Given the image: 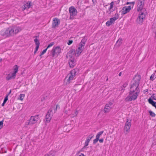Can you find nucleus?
Here are the masks:
<instances>
[{
	"label": "nucleus",
	"instance_id": "obj_1",
	"mask_svg": "<svg viewBox=\"0 0 156 156\" xmlns=\"http://www.w3.org/2000/svg\"><path fill=\"white\" fill-rule=\"evenodd\" d=\"M140 79V76L139 75H136L133 77L134 82L131 85L129 92V95L125 99L126 101H134L137 98L140 92L139 85Z\"/></svg>",
	"mask_w": 156,
	"mask_h": 156
},
{
	"label": "nucleus",
	"instance_id": "obj_2",
	"mask_svg": "<svg viewBox=\"0 0 156 156\" xmlns=\"http://www.w3.org/2000/svg\"><path fill=\"white\" fill-rule=\"evenodd\" d=\"M22 30L21 28L17 26H10L1 30V34L5 37L13 36Z\"/></svg>",
	"mask_w": 156,
	"mask_h": 156
},
{
	"label": "nucleus",
	"instance_id": "obj_3",
	"mask_svg": "<svg viewBox=\"0 0 156 156\" xmlns=\"http://www.w3.org/2000/svg\"><path fill=\"white\" fill-rule=\"evenodd\" d=\"M22 30L21 28L17 26H10L1 30V34L5 37L13 36Z\"/></svg>",
	"mask_w": 156,
	"mask_h": 156
},
{
	"label": "nucleus",
	"instance_id": "obj_4",
	"mask_svg": "<svg viewBox=\"0 0 156 156\" xmlns=\"http://www.w3.org/2000/svg\"><path fill=\"white\" fill-rule=\"evenodd\" d=\"M147 14V12H143L140 11L136 19V22L138 23L142 24L145 19L146 16Z\"/></svg>",
	"mask_w": 156,
	"mask_h": 156
},
{
	"label": "nucleus",
	"instance_id": "obj_5",
	"mask_svg": "<svg viewBox=\"0 0 156 156\" xmlns=\"http://www.w3.org/2000/svg\"><path fill=\"white\" fill-rule=\"evenodd\" d=\"M79 69H75L70 71L67 76H69V78L67 80L69 83H70V81L73 80L75 76L78 73Z\"/></svg>",
	"mask_w": 156,
	"mask_h": 156
},
{
	"label": "nucleus",
	"instance_id": "obj_6",
	"mask_svg": "<svg viewBox=\"0 0 156 156\" xmlns=\"http://www.w3.org/2000/svg\"><path fill=\"white\" fill-rule=\"evenodd\" d=\"M53 114L52 107H51L45 116V119L46 122H50L52 118Z\"/></svg>",
	"mask_w": 156,
	"mask_h": 156
},
{
	"label": "nucleus",
	"instance_id": "obj_7",
	"mask_svg": "<svg viewBox=\"0 0 156 156\" xmlns=\"http://www.w3.org/2000/svg\"><path fill=\"white\" fill-rule=\"evenodd\" d=\"M61 49L59 46H57L54 47L51 51L52 57H53L55 55H58L61 52Z\"/></svg>",
	"mask_w": 156,
	"mask_h": 156
},
{
	"label": "nucleus",
	"instance_id": "obj_8",
	"mask_svg": "<svg viewBox=\"0 0 156 156\" xmlns=\"http://www.w3.org/2000/svg\"><path fill=\"white\" fill-rule=\"evenodd\" d=\"M39 118L38 115L32 116L29 120L28 124L32 125L37 122Z\"/></svg>",
	"mask_w": 156,
	"mask_h": 156
},
{
	"label": "nucleus",
	"instance_id": "obj_9",
	"mask_svg": "<svg viewBox=\"0 0 156 156\" xmlns=\"http://www.w3.org/2000/svg\"><path fill=\"white\" fill-rule=\"evenodd\" d=\"M69 11L70 14V18L71 19H72L74 16L76 15L77 10L73 6H71L69 8Z\"/></svg>",
	"mask_w": 156,
	"mask_h": 156
},
{
	"label": "nucleus",
	"instance_id": "obj_10",
	"mask_svg": "<svg viewBox=\"0 0 156 156\" xmlns=\"http://www.w3.org/2000/svg\"><path fill=\"white\" fill-rule=\"evenodd\" d=\"M144 0H139L137 5L138 11L140 10V11H143V12L144 11V10L146 11V10L143 8L144 5Z\"/></svg>",
	"mask_w": 156,
	"mask_h": 156
},
{
	"label": "nucleus",
	"instance_id": "obj_11",
	"mask_svg": "<svg viewBox=\"0 0 156 156\" xmlns=\"http://www.w3.org/2000/svg\"><path fill=\"white\" fill-rule=\"evenodd\" d=\"M131 120H129L128 119H127L124 127V129L127 132H129V131L131 126Z\"/></svg>",
	"mask_w": 156,
	"mask_h": 156
},
{
	"label": "nucleus",
	"instance_id": "obj_12",
	"mask_svg": "<svg viewBox=\"0 0 156 156\" xmlns=\"http://www.w3.org/2000/svg\"><path fill=\"white\" fill-rule=\"evenodd\" d=\"M131 9V6H129L128 7L125 6L122 9V13L123 14H125L127 13V12H129Z\"/></svg>",
	"mask_w": 156,
	"mask_h": 156
},
{
	"label": "nucleus",
	"instance_id": "obj_13",
	"mask_svg": "<svg viewBox=\"0 0 156 156\" xmlns=\"http://www.w3.org/2000/svg\"><path fill=\"white\" fill-rule=\"evenodd\" d=\"M75 51L74 50L71 49L67 53L66 57L67 58L69 57L70 59L74 58H73V55L75 54Z\"/></svg>",
	"mask_w": 156,
	"mask_h": 156
},
{
	"label": "nucleus",
	"instance_id": "obj_14",
	"mask_svg": "<svg viewBox=\"0 0 156 156\" xmlns=\"http://www.w3.org/2000/svg\"><path fill=\"white\" fill-rule=\"evenodd\" d=\"M104 132L103 131H102L98 133L96 136V138L93 140V143L95 144L96 143L98 140H99L100 136H101Z\"/></svg>",
	"mask_w": 156,
	"mask_h": 156
},
{
	"label": "nucleus",
	"instance_id": "obj_15",
	"mask_svg": "<svg viewBox=\"0 0 156 156\" xmlns=\"http://www.w3.org/2000/svg\"><path fill=\"white\" fill-rule=\"evenodd\" d=\"M60 21L59 20L56 18L54 19L53 20V23L52 25V28H55V27L57 26L59 23Z\"/></svg>",
	"mask_w": 156,
	"mask_h": 156
},
{
	"label": "nucleus",
	"instance_id": "obj_16",
	"mask_svg": "<svg viewBox=\"0 0 156 156\" xmlns=\"http://www.w3.org/2000/svg\"><path fill=\"white\" fill-rule=\"evenodd\" d=\"M93 136H91L89 135L88 136L86 140V141L85 142V146L84 147L87 146L88 145V144L90 141V140H91V139L93 137Z\"/></svg>",
	"mask_w": 156,
	"mask_h": 156
},
{
	"label": "nucleus",
	"instance_id": "obj_17",
	"mask_svg": "<svg viewBox=\"0 0 156 156\" xmlns=\"http://www.w3.org/2000/svg\"><path fill=\"white\" fill-rule=\"evenodd\" d=\"M69 63L70 67L71 68H73L75 65L74 59H70Z\"/></svg>",
	"mask_w": 156,
	"mask_h": 156
},
{
	"label": "nucleus",
	"instance_id": "obj_18",
	"mask_svg": "<svg viewBox=\"0 0 156 156\" xmlns=\"http://www.w3.org/2000/svg\"><path fill=\"white\" fill-rule=\"evenodd\" d=\"M149 103L151 104L153 106L155 107L156 109V102L154 101L151 98L148 99Z\"/></svg>",
	"mask_w": 156,
	"mask_h": 156
},
{
	"label": "nucleus",
	"instance_id": "obj_19",
	"mask_svg": "<svg viewBox=\"0 0 156 156\" xmlns=\"http://www.w3.org/2000/svg\"><path fill=\"white\" fill-rule=\"evenodd\" d=\"M30 2H27L24 5L23 8V10H24L26 9H29L30 7Z\"/></svg>",
	"mask_w": 156,
	"mask_h": 156
},
{
	"label": "nucleus",
	"instance_id": "obj_20",
	"mask_svg": "<svg viewBox=\"0 0 156 156\" xmlns=\"http://www.w3.org/2000/svg\"><path fill=\"white\" fill-rule=\"evenodd\" d=\"M13 73H12L11 75L9 74L6 77L7 80H9L12 79H14L15 78L16 75L13 76Z\"/></svg>",
	"mask_w": 156,
	"mask_h": 156
},
{
	"label": "nucleus",
	"instance_id": "obj_21",
	"mask_svg": "<svg viewBox=\"0 0 156 156\" xmlns=\"http://www.w3.org/2000/svg\"><path fill=\"white\" fill-rule=\"evenodd\" d=\"M39 36H36L35 37V39L34 40V42L35 43V44L36 45V46H38L39 47L40 45V42L37 39L39 38Z\"/></svg>",
	"mask_w": 156,
	"mask_h": 156
},
{
	"label": "nucleus",
	"instance_id": "obj_22",
	"mask_svg": "<svg viewBox=\"0 0 156 156\" xmlns=\"http://www.w3.org/2000/svg\"><path fill=\"white\" fill-rule=\"evenodd\" d=\"M115 15L116 16H114L112 18H111L109 20L112 23H113L116 20H117L119 18V16L118 14H117V15L115 14Z\"/></svg>",
	"mask_w": 156,
	"mask_h": 156
},
{
	"label": "nucleus",
	"instance_id": "obj_23",
	"mask_svg": "<svg viewBox=\"0 0 156 156\" xmlns=\"http://www.w3.org/2000/svg\"><path fill=\"white\" fill-rule=\"evenodd\" d=\"M112 105L113 103L112 102H110L106 104L105 106L111 109L112 108Z\"/></svg>",
	"mask_w": 156,
	"mask_h": 156
},
{
	"label": "nucleus",
	"instance_id": "obj_24",
	"mask_svg": "<svg viewBox=\"0 0 156 156\" xmlns=\"http://www.w3.org/2000/svg\"><path fill=\"white\" fill-rule=\"evenodd\" d=\"M122 39L121 38H119L118 41H117L116 43V45L117 46H119L122 43Z\"/></svg>",
	"mask_w": 156,
	"mask_h": 156
},
{
	"label": "nucleus",
	"instance_id": "obj_25",
	"mask_svg": "<svg viewBox=\"0 0 156 156\" xmlns=\"http://www.w3.org/2000/svg\"><path fill=\"white\" fill-rule=\"evenodd\" d=\"M82 51H81L80 50H79V49H77L75 53V55H76V56L78 57L82 52Z\"/></svg>",
	"mask_w": 156,
	"mask_h": 156
},
{
	"label": "nucleus",
	"instance_id": "obj_26",
	"mask_svg": "<svg viewBox=\"0 0 156 156\" xmlns=\"http://www.w3.org/2000/svg\"><path fill=\"white\" fill-rule=\"evenodd\" d=\"M18 66L17 65H16L15 66V68H14V72L13 73V76H15V75H16V73L17 72L18 70Z\"/></svg>",
	"mask_w": 156,
	"mask_h": 156
},
{
	"label": "nucleus",
	"instance_id": "obj_27",
	"mask_svg": "<svg viewBox=\"0 0 156 156\" xmlns=\"http://www.w3.org/2000/svg\"><path fill=\"white\" fill-rule=\"evenodd\" d=\"M128 83L127 82H125L123 85L121 87V90H125V87L127 86Z\"/></svg>",
	"mask_w": 156,
	"mask_h": 156
},
{
	"label": "nucleus",
	"instance_id": "obj_28",
	"mask_svg": "<svg viewBox=\"0 0 156 156\" xmlns=\"http://www.w3.org/2000/svg\"><path fill=\"white\" fill-rule=\"evenodd\" d=\"M156 77V76L155 73H153L152 74L151 76L150 77V79L151 80H153Z\"/></svg>",
	"mask_w": 156,
	"mask_h": 156
},
{
	"label": "nucleus",
	"instance_id": "obj_29",
	"mask_svg": "<svg viewBox=\"0 0 156 156\" xmlns=\"http://www.w3.org/2000/svg\"><path fill=\"white\" fill-rule=\"evenodd\" d=\"M110 109L107 108L106 107H105L104 109V111L105 113H106L109 112L110 110Z\"/></svg>",
	"mask_w": 156,
	"mask_h": 156
},
{
	"label": "nucleus",
	"instance_id": "obj_30",
	"mask_svg": "<svg viewBox=\"0 0 156 156\" xmlns=\"http://www.w3.org/2000/svg\"><path fill=\"white\" fill-rule=\"evenodd\" d=\"M149 113H150V115L152 117H154L155 116V114L151 111H149Z\"/></svg>",
	"mask_w": 156,
	"mask_h": 156
},
{
	"label": "nucleus",
	"instance_id": "obj_31",
	"mask_svg": "<svg viewBox=\"0 0 156 156\" xmlns=\"http://www.w3.org/2000/svg\"><path fill=\"white\" fill-rule=\"evenodd\" d=\"M87 39L85 38V37H83L82 40L81 42V43L83 44H85V43L87 41Z\"/></svg>",
	"mask_w": 156,
	"mask_h": 156
},
{
	"label": "nucleus",
	"instance_id": "obj_32",
	"mask_svg": "<svg viewBox=\"0 0 156 156\" xmlns=\"http://www.w3.org/2000/svg\"><path fill=\"white\" fill-rule=\"evenodd\" d=\"M25 96V94H20V95L19 99L22 101L23 99L24 98Z\"/></svg>",
	"mask_w": 156,
	"mask_h": 156
},
{
	"label": "nucleus",
	"instance_id": "obj_33",
	"mask_svg": "<svg viewBox=\"0 0 156 156\" xmlns=\"http://www.w3.org/2000/svg\"><path fill=\"white\" fill-rule=\"evenodd\" d=\"M110 7L108 9L110 10L111 9H112L113 7V5H114V2H112L110 4Z\"/></svg>",
	"mask_w": 156,
	"mask_h": 156
},
{
	"label": "nucleus",
	"instance_id": "obj_34",
	"mask_svg": "<svg viewBox=\"0 0 156 156\" xmlns=\"http://www.w3.org/2000/svg\"><path fill=\"white\" fill-rule=\"evenodd\" d=\"M54 44H55V43H54V42H51V43H50V44H49L48 45L47 48H47V49L48 48L51 47Z\"/></svg>",
	"mask_w": 156,
	"mask_h": 156
},
{
	"label": "nucleus",
	"instance_id": "obj_35",
	"mask_svg": "<svg viewBox=\"0 0 156 156\" xmlns=\"http://www.w3.org/2000/svg\"><path fill=\"white\" fill-rule=\"evenodd\" d=\"M112 24V23L109 20L106 23V25L107 26H109Z\"/></svg>",
	"mask_w": 156,
	"mask_h": 156
},
{
	"label": "nucleus",
	"instance_id": "obj_36",
	"mask_svg": "<svg viewBox=\"0 0 156 156\" xmlns=\"http://www.w3.org/2000/svg\"><path fill=\"white\" fill-rule=\"evenodd\" d=\"M47 48H46L41 53L40 55V56H41L43 55L44 54L46 51L47 50Z\"/></svg>",
	"mask_w": 156,
	"mask_h": 156
},
{
	"label": "nucleus",
	"instance_id": "obj_37",
	"mask_svg": "<svg viewBox=\"0 0 156 156\" xmlns=\"http://www.w3.org/2000/svg\"><path fill=\"white\" fill-rule=\"evenodd\" d=\"M85 45V44H84L82 43H80L79 44V46L80 47H81L82 48H84V47Z\"/></svg>",
	"mask_w": 156,
	"mask_h": 156
},
{
	"label": "nucleus",
	"instance_id": "obj_38",
	"mask_svg": "<svg viewBox=\"0 0 156 156\" xmlns=\"http://www.w3.org/2000/svg\"><path fill=\"white\" fill-rule=\"evenodd\" d=\"M3 120L0 121V129L3 126Z\"/></svg>",
	"mask_w": 156,
	"mask_h": 156
},
{
	"label": "nucleus",
	"instance_id": "obj_39",
	"mask_svg": "<svg viewBox=\"0 0 156 156\" xmlns=\"http://www.w3.org/2000/svg\"><path fill=\"white\" fill-rule=\"evenodd\" d=\"M73 42L72 40H69L67 42V44L69 45H70Z\"/></svg>",
	"mask_w": 156,
	"mask_h": 156
},
{
	"label": "nucleus",
	"instance_id": "obj_40",
	"mask_svg": "<svg viewBox=\"0 0 156 156\" xmlns=\"http://www.w3.org/2000/svg\"><path fill=\"white\" fill-rule=\"evenodd\" d=\"M39 47L38 46H36V48L35 49L34 51V54H35L36 52L38 50Z\"/></svg>",
	"mask_w": 156,
	"mask_h": 156
},
{
	"label": "nucleus",
	"instance_id": "obj_41",
	"mask_svg": "<svg viewBox=\"0 0 156 156\" xmlns=\"http://www.w3.org/2000/svg\"><path fill=\"white\" fill-rule=\"evenodd\" d=\"M78 114V112L77 110H76L75 112V115H73V116H72V117H74L75 116H77V115Z\"/></svg>",
	"mask_w": 156,
	"mask_h": 156
},
{
	"label": "nucleus",
	"instance_id": "obj_42",
	"mask_svg": "<svg viewBox=\"0 0 156 156\" xmlns=\"http://www.w3.org/2000/svg\"><path fill=\"white\" fill-rule=\"evenodd\" d=\"M135 2H127L126 3V4L128 5L129 4H132L133 5L134 4Z\"/></svg>",
	"mask_w": 156,
	"mask_h": 156
},
{
	"label": "nucleus",
	"instance_id": "obj_43",
	"mask_svg": "<svg viewBox=\"0 0 156 156\" xmlns=\"http://www.w3.org/2000/svg\"><path fill=\"white\" fill-rule=\"evenodd\" d=\"M78 49H79V50H80L81 51H82L84 49V48H82V47H80L79 46V47Z\"/></svg>",
	"mask_w": 156,
	"mask_h": 156
},
{
	"label": "nucleus",
	"instance_id": "obj_44",
	"mask_svg": "<svg viewBox=\"0 0 156 156\" xmlns=\"http://www.w3.org/2000/svg\"><path fill=\"white\" fill-rule=\"evenodd\" d=\"M8 95H6V96L5 97V98H4V101H5L6 102L8 100Z\"/></svg>",
	"mask_w": 156,
	"mask_h": 156
},
{
	"label": "nucleus",
	"instance_id": "obj_45",
	"mask_svg": "<svg viewBox=\"0 0 156 156\" xmlns=\"http://www.w3.org/2000/svg\"><path fill=\"white\" fill-rule=\"evenodd\" d=\"M48 154V156H54V154H52V153H51V152H50Z\"/></svg>",
	"mask_w": 156,
	"mask_h": 156
},
{
	"label": "nucleus",
	"instance_id": "obj_46",
	"mask_svg": "<svg viewBox=\"0 0 156 156\" xmlns=\"http://www.w3.org/2000/svg\"><path fill=\"white\" fill-rule=\"evenodd\" d=\"M154 94H153L152 96H151V98H152L154 100H156V98L155 97V96H154Z\"/></svg>",
	"mask_w": 156,
	"mask_h": 156
},
{
	"label": "nucleus",
	"instance_id": "obj_47",
	"mask_svg": "<svg viewBox=\"0 0 156 156\" xmlns=\"http://www.w3.org/2000/svg\"><path fill=\"white\" fill-rule=\"evenodd\" d=\"M58 107H59V106H58V105H56V108H55V109H54V111H55V112L57 110V108H58Z\"/></svg>",
	"mask_w": 156,
	"mask_h": 156
},
{
	"label": "nucleus",
	"instance_id": "obj_48",
	"mask_svg": "<svg viewBox=\"0 0 156 156\" xmlns=\"http://www.w3.org/2000/svg\"><path fill=\"white\" fill-rule=\"evenodd\" d=\"M99 140L100 143H103L104 141V139L103 138H101V139H99Z\"/></svg>",
	"mask_w": 156,
	"mask_h": 156
},
{
	"label": "nucleus",
	"instance_id": "obj_49",
	"mask_svg": "<svg viewBox=\"0 0 156 156\" xmlns=\"http://www.w3.org/2000/svg\"><path fill=\"white\" fill-rule=\"evenodd\" d=\"M79 156H85L83 154L81 153V154Z\"/></svg>",
	"mask_w": 156,
	"mask_h": 156
},
{
	"label": "nucleus",
	"instance_id": "obj_50",
	"mask_svg": "<svg viewBox=\"0 0 156 156\" xmlns=\"http://www.w3.org/2000/svg\"><path fill=\"white\" fill-rule=\"evenodd\" d=\"M93 3H95L96 2V0H92Z\"/></svg>",
	"mask_w": 156,
	"mask_h": 156
},
{
	"label": "nucleus",
	"instance_id": "obj_51",
	"mask_svg": "<svg viewBox=\"0 0 156 156\" xmlns=\"http://www.w3.org/2000/svg\"><path fill=\"white\" fill-rule=\"evenodd\" d=\"M11 92V90H10L9 92L8 93V94L7 95H9V94H10Z\"/></svg>",
	"mask_w": 156,
	"mask_h": 156
},
{
	"label": "nucleus",
	"instance_id": "obj_52",
	"mask_svg": "<svg viewBox=\"0 0 156 156\" xmlns=\"http://www.w3.org/2000/svg\"><path fill=\"white\" fill-rule=\"evenodd\" d=\"M121 74H122V72H120L119 73V76H121Z\"/></svg>",
	"mask_w": 156,
	"mask_h": 156
},
{
	"label": "nucleus",
	"instance_id": "obj_53",
	"mask_svg": "<svg viewBox=\"0 0 156 156\" xmlns=\"http://www.w3.org/2000/svg\"><path fill=\"white\" fill-rule=\"evenodd\" d=\"M65 113H66V114H68V111H66L65 112Z\"/></svg>",
	"mask_w": 156,
	"mask_h": 156
},
{
	"label": "nucleus",
	"instance_id": "obj_54",
	"mask_svg": "<svg viewBox=\"0 0 156 156\" xmlns=\"http://www.w3.org/2000/svg\"><path fill=\"white\" fill-rule=\"evenodd\" d=\"M5 105V104L4 103H3L2 104V106H4V105Z\"/></svg>",
	"mask_w": 156,
	"mask_h": 156
},
{
	"label": "nucleus",
	"instance_id": "obj_55",
	"mask_svg": "<svg viewBox=\"0 0 156 156\" xmlns=\"http://www.w3.org/2000/svg\"><path fill=\"white\" fill-rule=\"evenodd\" d=\"M6 101H4L3 102V103H4V104H5L6 103Z\"/></svg>",
	"mask_w": 156,
	"mask_h": 156
},
{
	"label": "nucleus",
	"instance_id": "obj_56",
	"mask_svg": "<svg viewBox=\"0 0 156 156\" xmlns=\"http://www.w3.org/2000/svg\"><path fill=\"white\" fill-rule=\"evenodd\" d=\"M2 60V59H0V62H1V61Z\"/></svg>",
	"mask_w": 156,
	"mask_h": 156
},
{
	"label": "nucleus",
	"instance_id": "obj_57",
	"mask_svg": "<svg viewBox=\"0 0 156 156\" xmlns=\"http://www.w3.org/2000/svg\"><path fill=\"white\" fill-rule=\"evenodd\" d=\"M108 80V78H107L106 80Z\"/></svg>",
	"mask_w": 156,
	"mask_h": 156
},
{
	"label": "nucleus",
	"instance_id": "obj_58",
	"mask_svg": "<svg viewBox=\"0 0 156 156\" xmlns=\"http://www.w3.org/2000/svg\"><path fill=\"white\" fill-rule=\"evenodd\" d=\"M73 115H71V116L72 117V116H73Z\"/></svg>",
	"mask_w": 156,
	"mask_h": 156
}]
</instances>
